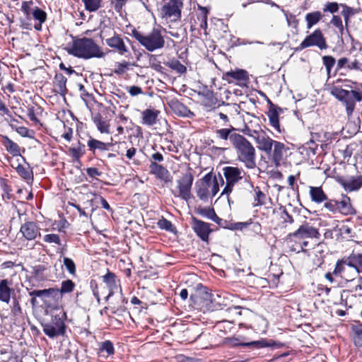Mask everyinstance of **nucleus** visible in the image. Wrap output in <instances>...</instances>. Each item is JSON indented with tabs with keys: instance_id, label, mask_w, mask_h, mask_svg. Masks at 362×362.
<instances>
[{
	"instance_id": "obj_55",
	"label": "nucleus",
	"mask_w": 362,
	"mask_h": 362,
	"mask_svg": "<svg viewBox=\"0 0 362 362\" xmlns=\"http://www.w3.org/2000/svg\"><path fill=\"white\" fill-rule=\"evenodd\" d=\"M40 110V107H37V108H35L34 106L29 107L28 109V113H27L28 117L32 122H35V124L40 122L39 119L37 118V117L35 115V113H36L37 110Z\"/></svg>"
},
{
	"instance_id": "obj_29",
	"label": "nucleus",
	"mask_w": 362,
	"mask_h": 362,
	"mask_svg": "<svg viewBox=\"0 0 362 362\" xmlns=\"http://www.w3.org/2000/svg\"><path fill=\"white\" fill-rule=\"evenodd\" d=\"M93 121L96 126L98 130L101 134H110V124L107 121L105 120L100 113L96 114L93 117Z\"/></svg>"
},
{
	"instance_id": "obj_39",
	"label": "nucleus",
	"mask_w": 362,
	"mask_h": 362,
	"mask_svg": "<svg viewBox=\"0 0 362 362\" xmlns=\"http://www.w3.org/2000/svg\"><path fill=\"white\" fill-rule=\"evenodd\" d=\"M165 64L170 69L180 74H183L187 72V67L176 59H172L168 61Z\"/></svg>"
},
{
	"instance_id": "obj_32",
	"label": "nucleus",
	"mask_w": 362,
	"mask_h": 362,
	"mask_svg": "<svg viewBox=\"0 0 362 362\" xmlns=\"http://www.w3.org/2000/svg\"><path fill=\"white\" fill-rule=\"evenodd\" d=\"M115 349L110 341H105L100 344L98 356L100 358H106L114 354Z\"/></svg>"
},
{
	"instance_id": "obj_45",
	"label": "nucleus",
	"mask_w": 362,
	"mask_h": 362,
	"mask_svg": "<svg viewBox=\"0 0 362 362\" xmlns=\"http://www.w3.org/2000/svg\"><path fill=\"white\" fill-rule=\"evenodd\" d=\"M322 63L326 68V71L328 75L330 74L332 69L336 63L335 59L330 55H326L322 57Z\"/></svg>"
},
{
	"instance_id": "obj_23",
	"label": "nucleus",
	"mask_w": 362,
	"mask_h": 362,
	"mask_svg": "<svg viewBox=\"0 0 362 362\" xmlns=\"http://www.w3.org/2000/svg\"><path fill=\"white\" fill-rule=\"evenodd\" d=\"M160 111L154 109H146L141 113L142 124L153 126L156 124Z\"/></svg>"
},
{
	"instance_id": "obj_35",
	"label": "nucleus",
	"mask_w": 362,
	"mask_h": 362,
	"mask_svg": "<svg viewBox=\"0 0 362 362\" xmlns=\"http://www.w3.org/2000/svg\"><path fill=\"white\" fill-rule=\"evenodd\" d=\"M3 144L6 150L13 156H18L21 153L19 146L10 139L7 136H3Z\"/></svg>"
},
{
	"instance_id": "obj_31",
	"label": "nucleus",
	"mask_w": 362,
	"mask_h": 362,
	"mask_svg": "<svg viewBox=\"0 0 362 362\" xmlns=\"http://www.w3.org/2000/svg\"><path fill=\"white\" fill-rule=\"evenodd\" d=\"M87 146L89 148V150L95 152L96 149H98L101 151H105L109 149L110 146H112V143L111 142H103L99 140L90 138L87 143Z\"/></svg>"
},
{
	"instance_id": "obj_60",
	"label": "nucleus",
	"mask_w": 362,
	"mask_h": 362,
	"mask_svg": "<svg viewBox=\"0 0 362 362\" xmlns=\"http://www.w3.org/2000/svg\"><path fill=\"white\" fill-rule=\"evenodd\" d=\"M129 66V63L127 62H119L117 64V69L115 70V73L117 74H122L124 72V69H127Z\"/></svg>"
},
{
	"instance_id": "obj_37",
	"label": "nucleus",
	"mask_w": 362,
	"mask_h": 362,
	"mask_svg": "<svg viewBox=\"0 0 362 362\" xmlns=\"http://www.w3.org/2000/svg\"><path fill=\"white\" fill-rule=\"evenodd\" d=\"M317 146L313 142L311 141L310 144H308L307 146H303L300 148L299 153L302 155H305V159H312L317 153Z\"/></svg>"
},
{
	"instance_id": "obj_4",
	"label": "nucleus",
	"mask_w": 362,
	"mask_h": 362,
	"mask_svg": "<svg viewBox=\"0 0 362 362\" xmlns=\"http://www.w3.org/2000/svg\"><path fill=\"white\" fill-rule=\"evenodd\" d=\"M233 140L238 159L244 163L247 168H255L256 166L255 150L252 145L242 135L235 136Z\"/></svg>"
},
{
	"instance_id": "obj_19",
	"label": "nucleus",
	"mask_w": 362,
	"mask_h": 362,
	"mask_svg": "<svg viewBox=\"0 0 362 362\" xmlns=\"http://www.w3.org/2000/svg\"><path fill=\"white\" fill-rule=\"evenodd\" d=\"M192 228L197 235L204 241H206L211 232L209 224L197 218H192Z\"/></svg>"
},
{
	"instance_id": "obj_28",
	"label": "nucleus",
	"mask_w": 362,
	"mask_h": 362,
	"mask_svg": "<svg viewBox=\"0 0 362 362\" xmlns=\"http://www.w3.org/2000/svg\"><path fill=\"white\" fill-rule=\"evenodd\" d=\"M149 168L151 173L154 174L158 179L167 181L169 172L165 168L156 162H151Z\"/></svg>"
},
{
	"instance_id": "obj_21",
	"label": "nucleus",
	"mask_w": 362,
	"mask_h": 362,
	"mask_svg": "<svg viewBox=\"0 0 362 362\" xmlns=\"http://www.w3.org/2000/svg\"><path fill=\"white\" fill-rule=\"evenodd\" d=\"M11 281L6 279L0 281V301L8 304L11 300V293L13 292L11 287Z\"/></svg>"
},
{
	"instance_id": "obj_25",
	"label": "nucleus",
	"mask_w": 362,
	"mask_h": 362,
	"mask_svg": "<svg viewBox=\"0 0 362 362\" xmlns=\"http://www.w3.org/2000/svg\"><path fill=\"white\" fill-rule=\"evenodd\" d=\"M66 78L60 73L56 74L54 78L55 92L62 96H65L67 93Z\"/></svg>"
},
{
	"instance_id": "obj_3",
	"label": "nucleus",
	"mask_w": 362,
	"mask_h": 362,
	"mask_svg": "<svg viewBox=\"0 0 362 362\" xmlns=\"http://www.w3.org/2000/svg\"><path fill=\"white\" fill-rule=\"evenodd\" d=\"M132 35L142 47L151 52L163 49L165 45L164 36L159 28H153L146 34L133 29Z\"/></svg>"
},
{
	"instance_id": "obj_36",
	"label": "nucleus",
	"mask_w": 362,
	"mask_h": 362,
	"mask_svg": "<svg viewBox=\"0 0 362 362\" xmlns=\"http://www.w3.org/2000/svg\"><path fill=\"white\" fill-rule=\"evenodd\" d=\"M310 194L312 201L321 203L327 199V197L321 187H310Z\"/></svg>"
},
{
	"instance_id": "obj_13",
	"label": "nucleus",
	"mask_w": 362,
	"mask_h": 362,
	"mask_svg": "<svg viewBox=\"0 0 362 362\" xmlns=\"http://www.w3.org/2000/svg\"><path fill=\"white\" fill-rule=\"evenodd\" d=\"M252 136L255 138L259 149L264 151L268 155L271 154L272 148L276 141L273 140L264 133H259L257 131H254Z\"/></svg>"
},
{
	"instance_id": "obj_33",
	"label": "nucleus",
	"mask_w": 362,
	"mask_h": 362,
	"mask_svg": "<svg viewBox=\"0 0 362 362\" xmlns=\"http://www.w3.org/2000/svg\"><path fill=\"white\" fill-rule=\"evenodd\" d=\"M209 11L208 8L199 5L198 6V13L197 14L198 22L197 24L202 29L207 28V15Z\"/></svg>"
},
{
	"instance_id": "obj_44",
	"label": "nucleus",
	"mask_w": 362,
	"mask_h": 362,
	"mask_svg": "<svg viewBox=\"0 0 362 362\" xmlns=\"http://www.w3.org/2000/svg\"><path fill=\"white\" fill-rule=\"evenodd\" d=\"M102 0H85V9L89 12H95L101 6Z\"/></svg>"
},
{
	"instance_id": "obj_49",
	"label": "nucleus",
	"mask_w": 362,
	"mask_h": 362,
	"mask_svg": "<svg viewBox=\"0 0 362 362\" xmlns=\"http://www.w3.org/2000/svg\"><path fill=\"white\" fill-rule=\"evenodd\" d=\"M63 264H64L66 269L68 271V272L71 275H72V276L76 275V264L71 259H70L69 257H64Z\"/></svg>"
},
{
	"instance_id": "obj_53",
	"label": "nucleus",
	"mask_w": 362,
	"mask_h": 362,
	"mask_svg": "<svg viewBox=\"0 0 362 362\" xmlns=\"http://www.w3.org/2000/svg\"><path fill=\"white\" fill-rule=\"evenodd\" d=\"M345 191L352 192L359 189L362 182H341Z\"/></svg>"
},
{
	"instance_id": "obj_5",
	"label": "nucleus",
	"mask_w": 362,
	"mask_h": 362,
	"mask_svg": "<svg viewBox=\"0 0 362 362\" xmlns=\"http://www.w3.org/2000/svg\"><path fill=\"white\" fill-rule=\"evenodd\" d=\"M331 93L345 106L346 115L349 117L353 115L356 107V102L362 100L361 91L347 90L341 88L334 87L332 89Z\"/></svg>"
},
{
	"instance_id": "obj_8",
	"label": "nucleus",
	"mask_w": 362,
	"mask_h": 362,
	"mask_svg": "<svg viewBox=\"0 0 362 362\" xmlns=\"http://www.w3.org/2000/svg\"><path fill=\"white\" fill-rule=\"evenodd\" d=\"M333 273L347 281H354L360 274L351 264L347 262V259L338 261Z\"/></svg>"
},
{
	"instance_id": "obj_27",
	"label": "nucleus",
	"mask_w": 362,
	"mask_h": 362,
	"mask_svg": "<svg viewBox=\"0 0 362 362\" xmlns=\"http://www.w3.org/2000/svg\"><path fill=\"white\" fill-rule=\"evenodd\" d=\"M32 17L34 18V20L37 21L35 23L34 28L37 31H40L42 30V23H44L47 20L46 12L42 8L37 6H35Z\"/></svg>"
},
{
	"instance_id": "obj_40",
	"label": "nucleus",
	"mask_w": 362,
	"mask_h": 362,
	"mask_svg": "<svg viewBox=\"0 0 362 362\" xmlns=\"http://www.w3.org/2000/svg\"><path fill=\"white\" fill-rule=\"evenodd\" d=\"M322 15L320 11H315L307 13L305 16L307 28L310 29L313 25L317 24L322 18Z\"/></svg>"
},
{
	"instance_id": "obj_24",
	"label": "nucleus",
	"mask_w": 362,
	"mask_h": 362,
	"mask_svg": "<svg viewBox=\"0 0 362 362\" xmlns=\"http://www.w3.org/2000/svg\"><path fill=\"white\" fill-rule=\"evenodd\" d=\"M277 109L281 110L275 105L271 104V106L269 107V111L267 112V117H269L270 125L278 132L281 133V130L280 128L279 117Z\"/></svg>"
},
{
	"instance_id": "obj_2",
	"label": "nucleus",
	"mask_w": 362,
	"mask_h": 362,
	"mask_svg": "<svg viewBox=\"0 0 362 362\" xmlns=\"http://www.w3.org/2000/svg\"><path fill=\"white\" fill-rule=\"evenodd\" d=\"M66 50L69 54L84 59L103 58L105 55L102 48L92 38L86 37L74 40L71 47Z\"/></svg>"
},
{
	"instance_id": "obj_26",
	"label": "nucleus",
	"mask_w": 362,
	"mask_h": 362,
	"mask_svg": "<svg viewBox=\"0 0 362 362\" xmlns=\"http://www.w3.org/2000/svg\"><path fill=\"white\" fill-rule=\"evenodd\" d=\"M200 303L208 309L211 308V305L216 301L215 296L209 291L206 288H202L198 292Z\"/></svg>"
},
{
	"instance_id": "obj_7",
	"label": "nucleus",
	"mask_w": 362,
	"mask_h": 362,
	"mask_svg": "<svg viewBox=\"0 0 362 362\" xmlns=\"http://www.w3.org/2000/svg\"><path fill=\"white\" fill-rule=\"evenodd\" d=\"M311 46H317L320 49L327 48L326 40L320 29L315 30L312 34L307 36L300 45L296 48V51H301Z\"/></svg>"
},
{
	"instance_id": "obj_58",
	"label": "nucleus",
	"mask_w": 362,
	"mask_h": 362,
	"mask_svg": "<svg viewBox=\"0 0 362 362\" xmlns=\"http://www.w3.org/2000/svg\"><path fill=\"white\" fill-rule=\"evenodd\" d=\"M346 67L349 70L362 71V64L360 63L356 59H355L354 61H353L351 62H349Z\"/></svg>"
},
{
	"instance_id": "obj_51",
	"label": "nucleus",
	"mask_w": 362,
	"mask_h": 362,
	"mask_svg": "<svg viewBox=\"0 0 362 362\" xmlns=\"http://www.w3.org/2000/svg\"><path fill=\"white\" fill-rule=\"evenodd\" d=\"M340 5L341 7H343L341 14L344 16L346 25H347L349 21V18L355 13V10L353 8L348 6L345 4Z\"/></svg>"
},
{
	"instance_id": "obj_63",
	"label": "nucleus",
	"mask_w": 362,
	"mask_h": 362,
	"mask_svg": "<svg viewBox=\"0 0 362 362\" xmlns=\"http://www.w3.org/2000/svg\"><path fill=\"white\" fill-rule=\"evenodd\" d=\"M129 93L132 96H136L142 93V89L139 86H132L129 88Z\"/></svg>"
},
{
	"instance_id": "obj_48",
	"label": "nucleus",
	"mask_w": 362,
	"mask_h": 362,
	"mask_svg": "<svg viewBox=\"0 0 362 362\" xmlns=\"http://www.w3.org/2000/svg\"><path fill=\"white\" fill-rule=\"evenodd\" d=\"M334 27L339 29L341 40L343 41V35L344 34V29L342 21L340 16L334 15L330 22Z\"/></svg>"
},
{
	"instance_id": "obj_15",
	"label": "nucleus",
	"mask_w": 362,
	"mask_h": 362,
	"mask_svg": "<svg viewBox=\"0 0 362 362\" xmlns=\"http://www.w3.org/2000/svg\"><path fill=\"white\" fill-rule=\"evenodd\" d=\"M20 232L28 240H35L37 235H40V228L33 221H27L23 223L21 227Z\"/></svg>"
},
{
	"instance_id": "obj_41",
	"label": "nucleus",
	"mask_w": 362,
	"mask_h": 362,
	"mask_svg": "<svg viewBox=\"0 0 362 362\" xmlns=\"http://www.w3.org/2000/svg\"><path fill=\"white\" fill-rule=\"evenodd\" d=\"M351 329L355 334L354 343L357 346H362V323L356 322L352 324Z\"/></svg>"
},
{
	"instance_id": "obj_62",
	"label": "nucleus",
	"mask_w": 362,
	"mask_h": 362,
	"mask_svg": "<svg viewBox=\"0 0 362 362\" xmlns=\"http://www.w3.org/2000/svg\"><path fill=\"white\" fill-rule=\"evenodd\" d=\"M158 225L161 228L165 229L168 230H170L171 228L173 226L171 222L166 219L160 220L158 222Z\"/></svg>"
},
{
	"instance_id": "obj_9",
	"label": "nucleus",
	"mask_w": 362,
	"mask_h": 362,
	"mask_svg": "<svg viewBox=\"0 0 362 362\" xmlns=\"http://www.w3.org/2000/svg\"><path fill=\"white\" fill-rule=\"evenodd\" d=\"M163 5L160 11L163 17L173 18L174 21L181 17V9L183 6V0H163Z\"/></svg>"
},
{
	"instance_id": "obj_18",
	"label": "nucleus",
	"mask_w": 362,
	"mask_h": 362,
	"mask_svg": "<svg viewBox=\"0 0 362 362\" xmlns=\"http://www.w3.org/2000/svg\"><path fill=\"white\" fill-rule=\"evenodd\" d=\"M169 106L173 112L179 117L192 118L194 116V112L178 100H170Z\"/></svg>"
},
{
	"instance_id": "obj_46",
	"label": "nucleus",
	"mask_w": 362,
	"mask_h": 362,
	"mask_svg": "<svg viewBox=\"0 0 362 362\" xmlns=\"http://www.w3.org/2000/svg\"><path fill=\"white\" fill-rule=\"evenodd\" d=\"M74 288L75 284L71 280L67 279L62 282V286L59 291L61 294L71 293Z\"/></svg>"
},
{
	"instance_id": "obj_30",
	"label": "nucleus",
	"mask_w": 362,
	"mask_h": 362,
	"mask_svg": "<svg viewBox=\"0 0 362 362\" xmlns=\"http://www.w3.org/2000/svg\"><path fill=\"white\" fill-rule=\"evenodd\" d=\"M338 211L340 213L349 215L355 212L354 209L350 203V199L347 196H343L341 201H337Z\"/></svg>"
},
{
	"instance_id": "obj_57",
	"label": "nucleus",
	"mask_w": 362,
	"mask_h": 362,
	"mask_svg": "<svg viewBox=\"0 0 362 362\" xmlns=\"http://www.w3.org/2000/svg\"><path fill=\"white\" fill-rule=\"evenodd\" d=\"M325 208L328 209L329 211L335 212L338 211L337 201L330 200L327 202L325 205Z\"/></svg>"
},
{
	"instance_id": "obj_14",
	"label": "nucleus",
	"mask_w": 362,
	"mask_h": 362,
	"mask_svg": "<svg viewBox=\"0 0 362 362\" xmlns=\"http://www.w3.org/2000/svg\"><path fill=\"white\" fill-rule=\"evenodd\" d=\"M173 184V182H170ZM192 182H175L171 185L172 192L176 197H180L185 200H188L191 197Z\"/></svg>"
},
{
	"instance_id": "obj_54",
	"label": "nucleus",
	"mask_w": 362,
	"mask_h": 362,
	"mask_svg": "<svg viewBox=\"0 0 362 362\" xmlns=\"http://www.w3.org/2000/svg\"><path fill=\"white\" fill-rule=\"evenodd\" d=\"M12 129L16 130L21 136L23 137H31L29 135L30 130L25 127H17L13 124H9Z\"/></svg>"
},
{
	"instance_id": "obj_50",
	"label": "nucleus",
	"mask_w": 362,
	"mask_h": 362,
	"mask_svg": "<svg viewBox=\"0 0 362 362\" xmlns=\"http://www.w3.org/2000/svg\"><path fill=\"white\" fill-rule=\"evenodd\" d=\"M33 2L32 1H23L21 5V11L26 16L28 19H30V16H33L34 7H33Z\"/></svg>"
},
{
	"instance_id": "obj_38",
	"label": "nucleus",
	"mask_w": 362,
	"mask_h": 362,
	"mask_svg": "<svg viewBox=\"0 0 362 362\" xmlns=\"http://www.w3.org/2000/svg\"><path fill=\"white\" fill-rule=\"evenodd\" d=\"M234 345L237 346H252L255 348H262V347H267V346H272L274 345H276V342L273 341H267L266 339H261L258 341H252L247 343H241V344H234Z\"/></svg>"
},
{
	"instance_id": "obj_59",
	"label": "nucleus",
	"mask_w": 362,
	"mask_h": 362,
	"mask_svg": "<svg viewBox=\"0 0 362 362\" xmlns=\"http://www.w3.org/2000/svg\"><path fill=\"white\" fill-rule=\"evenodd\" d=\"M69 151L75 160H78L83 155L81 148H69Z\"/></svg>"
},
{
	"instance_id": "obj_52",
	"label": "nucleus",
	"mask_w": 362,
	"mask_h": 362,
	"mask_svg": "<svg viewBox=\"0 0 362 362\" xmlns=\"http://www.w3.org/2000/svg\"><path fill=\"white\" fill-rule=\"evenodd\" d=\"M43 240L45 243H54V244H57L59 245H61V240H60L59 235H57V234H54V233L47 234L43 237Z\"/></svg>"
},
{
	"instance_id": "obj_12",
	"label": "nucleus",
	"mask_w": 362,
	"mask_h": 362,
	"mask_svg": "<svg viewBox=\"0 0 362 362\" xmlns=\"http://www.w3.org/2000/svg\"><path fill=\"white\" fill-rule=\"evenodd\" d=\"M64 323L59 317L54 316L51 323L43 325V332L46 335L54 338L64 333Z\"/></svg>"
},
{
	"instance_id": "obj_1",
	"label": "nucleus",
	"mask_w": 362,
	"mask_h": 362,
	"mask_svg": "<svg viewBox=\"0 0 362 362\" xmlns=\"http://www.w3.org/2000/svg\"><path fill=\"white\" fill-rule=\"evenodd\" d=\"M320 233L318 229L309 223H305L293 233L288 235L286 242L291 251L305 252V247L308 246V241L306 239L315 238L319 240Z\"/></svg>"
},
{
	"instance_id": "obj_34",
	"label": "nucleus",
	"mask_w": 362,
	"mask_h": 362,
	"mask_svg": "<svg viewBox=\"0 0 362 362\" xmlns=\"http://www.w3.org/2000/svg\"><path fill=\"white\" fill-rule=\"evenodd\" d=\"M234 130V128L232 129H220L216 130V134L217 137H218L221 139L223 140H227L229 139L233 145H234V141L233 139L235 136H240L241 135L237 133H232V132Z\"/></svg>"
},
{
	"instance_id": "obj_47",
	"label": "nucleus",
	"mask_w": 362,
	"mask_h": 362,
	"mask_svg": "<svg viewBox=\"0 0 362 362\" xmlns=\"http://www.w3.org/2000/svg\"><path fill=\"white\" fill-rule=\"evenodd\" d=\"M41 298L46 300L49 297L56 298L59 295L58 288H50L47 289L41 290Z\"/></svg>"
},
{
	"instance_id": "obj_61",
	"label": "nucleus",
	"mask_w": 362,
	"mask_h": 362,
	"mask_svg": "<svg viewBox=\"0 0 362 362\" xmlns=\"http://www.w3.org/2000/svg\"><path fill=\"white\" fill-rule=\"evenodd\" d=\"M86 172L91 178H95L97 176H100L102 174V173L96 168H89L87 169Z\"/></svg>"
},
{
	"instance_id": "obj_43",
	"label": "nucleus",
	"mask_w": 362,
	"mask_h": 362,
	"mask_svg": "<svg viewBox=\"0 0 362 362\" xmlns=\"http://www.w3.org/2000/svg\"><path fill=\"white\" fill-rule=\"evenodd\" d=\"M197 213L204 217L211 219L215 222L218 220V217L216 216L214 209L207 207L202 208L199 207L197 209Z\"/></svg>"
},
{
	"instance_id": "obj_10",
	"label": "nucleus",
	"mask_w": 362,
	"mask_h": 362,
	"mask_svg": "<svg viewBox=\"0 0 362 362\" xmlns=\"http://www.w3.org/2000/svg\"><path fill=\"white\" fill-rule=\"evenodd\" d=\"M293 154L291 148L280 141H276L274 143L271 154H269L272 158V161L275 165L278 166L281 163H284L288 156Z\"/></svg>"
},
{
	"instance_id": "obj_42",
	"label": "nucleus",
	"mask_w": 362,
	"mask_h": 362,
	"mask_svg": "<svg viewBox=\"0 0 362 362\" xmlns=\"http://www.w3.org/2000/svg\"><path fill=\"white\" fill-rule=\"evenodd\" d=\"M346 259L347 262L351 264L359 273L362 272V253L352 254Z\"/></svg>"
},
{
	"instance_id": "obj_16",
	"label": "nucleus",
	"mask_w": 362,
	"mask_h": 362,
	"mask_svg": "<svg viewBox=\"0 0 362 362\" xmlns=\"http://www.w3.org/2000/svg\"><path fill=\"white\" fill-rule=\"evenodd\" d=\"M223 79L229 83L237 82H247L249 80L247 72L244 69H235L223 74Z\"/></svg>"
},
{
	"instance_id": "obj_22",
	"label": "nucleus",
	"mask_w": 362,
	"mask_h": 362,
	"mask_svg": "<svg viewBox=\"0 0 362 362\" xmlns=\"http://www.w3.org/2000/svg\"><path fill=\"white\" fill-rule=\"evenodd\" d=\"M262 186H257L254 188L255 192V204L254 206H262L266 204L267 194L265 191L267 192L269 185L267 182H262Z\"/></svg>"
},
{
	"instance_id": "obj_17",
	"label": "nucleus",
	"mask_w": 362,
	"mask_h": 362,
	"mask_svg": "<svg viewBox=\"0 0 362 362\" xmlns=\"http://www.w3.org/2000/svg\"><path fill=\"white\" fill-rule=\"evenodd\" d=\"M103 279L110 291L107 296L106 297V300H107L118 289L119 290V292L122 293L119 280L117 279L114 273L107 272V273L103 276Z\"/></svg>"
},
{
	"instance_id": "obj_6",
	"label": "nucleus",
	"mask_w": 362,
	"mask_h": 362,
	"mask_svg": "<svg viewBox=\"0 0 362 362\" xmlns=\"http://www.w3.org/2000/svg\"><path fill=\"white\" fill-rule=\"evenodd\" d=\"M125 40L130 42L127 37H122V35L114 32L112 37L105 40L106 45L110 47L112 51L122 56H128L130 54L129 47L125 43Z\"/></svg>"
},
{
	"instance_id": "obj_64",
	"label": "nucleus",
	"mask_w": 362,
	"mask_h": 362,
	"mask_svg": "<svg viewBox=\"0 0 362 362\" xmlns=\"http://www.w3.org/2000/svg\"><path fill=\"white\" fill-rule=\"evenodd\" d=\"M349 62V60L348 58H346V57L340 58L337 61V70L339 71V70L341 69L342 68H344L345 66V65L347 66Z\"/></svg>"
},
{
	"instance_id": "obj_56",
	"label": "nucleus",
	"mask_w": 362,
	"mask_h": 362,
	"mask_svg": "<svg viewBox=\"0 0 362 362\" xmlns=\"http://www.w3.org/2000/svg\"><path fill=\"white\" fill-rule=\"evenodd\" d=\"M339 9V4L337 2H327L324 8V12H330L331 13H336Z\"/></svg>"
},
{
	"instance_id": "obj_20",
	"label": "nucleus",
	"mask_w": 362,
	"mask_h": 362,
	"mask_svg": "<svg viewBox=\"0 0 362 362\" xmlns=\"http://www.w3.org/2000/svg\"><path fill=\"white\" fill-rule=\"evenodd\" d=\"M226 181H239L243 178L245 172L238 167L226 166L222 168Z\"/></svg>"
},
{
	"instance_id": "obj_11",
	"label": "nucleus",
	"mask_w": 362,
	"mask_h": 362,
	"mask_svg": "<svg viewBox=\"0 0 362 362\" xmlns=\"http://www.w3.org/2000/svg\"><path fill=\"white\" fill-rule=\"evenodd\" d=\"M195 188L197 197L204 202H207L219 191L218 182H197Z\"/></svg>"
}]
</instances>
